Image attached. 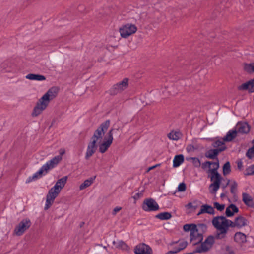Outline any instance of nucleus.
<instances>
[{
	"label": "nucleus",
	"mask_w": 254,
	"mask_h": 254,
	"mask_svg": "<svg viewBox=\"0 0 254 254\" xmlns=\"http://www.w3.org/2000/svg\"><path fill=\"white\" fill-rule=\"evenodd\" d=\"M67 180V176H64L59 179L55 186L49 190L46 196V201L44 210L48 209L52 205L55 199L58 196L61 190L64 187Z\"/></svg>",
	"instance_id": "1"
},
{
	"label": "nucleus",
	"mask_w": 254,
	"mask_h": 254,
	"mask_svg": "<svg viewBox=\"0 0 254 254\" xmlns=\"http://www.w3.org/2000/svg\"><path fill=\"white\" fill-rule=\"evenodd\" d=\"M208 178H210L212 183L209 185V190L210 193L215 194L220 187V184L223 178L219 173L207 172Z\"/></svg>",
	"instance_id": "2"
},
{
	"label": "nucleus",
	"mask_w": 254,
	"mask_h": 254,
	"mask_svg": "<svg viewBox=\"0 0 254 254\" xmlns=\"http://www.w3.org/2000/svg\"><path fill=\"white\" fill-rule=\"evenodd\" d=\"M119 129L120 128L118 127L116 128H112L109 131L104 138L103 142L99 146V151L101 153H103L107 150L113 142V133L119 131Z\"/></svg>",
	"instance_id": "3"
},
{
	"label": "nucleus",
	"mask_w": 254,
	"mask_h": 254,
	"mask_svg": "<svg viewBox=\"0 0 254 254\" xmlns=\"http://www.w3.org/2000/svg\"><path fill=\"white\" fill-rule=\"evenodd\" d=\"M110 121L107 120L101 123L98 128L95 131L93 135L91 137V141L97 142L98 139H101L102 135L104 134L110 126Z\"/></svg>",
	"instance_id": "4"
},
{
	"label": "nucleus",
	"mask_w": 254,
	"mask_h": 254,
	"mask_svg": "<svg viewBox=\"0 0 254 254\" xmlns=\"http://www.w3.org/2000/svg\"><path fill=\"white\" fill-rule=\"evenodd\" d=\"M31 225V222L29 218L23 219L15 227L14 233L16 236H21Z\"/></svg>",
	"instance_id": "5"
},
{
	"label": "nucleus",
	"mask_w": 254,
	"mask_h": 254,
	"mask_svg": "<svg viewBox=\"0 0 254 254\" xmlns=\"http://www.w3.org/2000/svg\"><path fill=\"white\" fill-rule=\"evenodd\" d=\"M142 209L146 212L156 211L159 209V206L154 199L149 198L144 200Z\"/></svg>",
	"instance_id": "6"
},
{
	"label": "nucleus",
	"mask_w": 254,
	"mask_h": 254,
	"mask_svg": "<svg viewBox=\"0 0 254 254\" xmlns=\"http://www.w3.org/2000/svg\"><path fill=\"white\" fill-rule=\"evenodd\" d=\"M137 31V27L132 24H126L120 28L119 31L123 38H126Z\"/></svg>",
	"instance_id": "7"
},
{
	"label": "nucleus",
	"mask_w": 254,
	"mask_h": 254,
	"mask_svg": "<svg viewBox=\"0 0 254 254\" xmlns=\"http://www.w3.org/2000/svg\"><path fill=\"white\" fill-rule=\"evenodd\" d=\"M59 89L57 87H52L40 99L48 105L50 100L54 99L58 94Z\"/></svg>",
	"instance_id": "8"
},
{
	"label": "nucleus",
	"mask_w": 254,
	"mask_h": 254,
	"mask_svg": "<svg viewBox=\"0 0 254 254\" xmlns=\"http://www.w3.org/2000/svg\"><path fill=\"white\" fill-rule=\"evenodd\" d=\"M48 105L43 101L39 99L37 102L36 106L34 107L31 113L32 117H37L42 113V112L46 109Z\"/></svg>",
	"instance_id": "9"
},
{
	"label": "nucleus",
	"mask_w": 254,
	"mask_h": 254,
	"mask_svg": "<svg viewBox=\"0 0 254 254\" xmlns=\"http://www.w3.org/2000/svg\"><path fill=\"white\" fill-rule=\"evenodd\" d=\"M227 149L226 146L220 147L218 148L211 149L206 151L205 153V156L210 159H217L218 155L221 152Z\"/></svg>",
	"instance_id": "10"
},
{
	"label": "nucleus",
	"mask_w": 254,
	"mask_h": 254,
	"mask_svg": "<svg viewBox=\"0 0 254 254\" xmlns=\"http://www.w3.org/2000/svg\"><path fill=\"white\" fill-rule=\"evenodd\" d=\"M135 254H152L151 248L144 243L137 245L134 249Z\"/></svg>",
	"instance_id": "11"
},
{
	"label": "nucleus",
	"mask_w": 254,
	"mask_h": 254,
	"mask_svg": "<svg viewBox=\"0 0 254 254\" xmlns=\"http://www.w3.org/2000/svg\"><path fill=\"white\" fill-rule=\"evenodd\" d=\"M61 160L62 157L60 155H58L47 162L45 164L43 165L44 167L45 168V169H46V173H47L49 170L56 167Z\"/></svg>",
	"instance_id": "12"
},
{
	"label": "nucleus",
	"mask_w": 254,
	"mask_h": 254,
	"mask_svg": "<svg viewBox=\"0 0 254 254\" xmlns=\"http://www.w3.org/2000/svg\"><path fill=\"white\" fill-rule=\"evenodd\" d=\"M236 128L237 133L247 134L249 132L251 127L247 122H238Z\"/></svg>",
	"instance_id": "13"
},
{
	"label": "nucleus",
	"mask_w": 254,
	"mask_h": 254,
	"mask_svg": "<svg viewBox=\"0 0 254 254\" xmlns=\"http://www.w3.org/2000/svg\"><path fill=\"white\" fill-rule=\"evenodd\" d=\"M190 242H194L193 243L194 246L199 244L203 240V235L201 233H199L197 229L196 230L193 231V236H191V233H190Z\"/></svg>",
	"instance_id": "14"
},
{
	"label": "nucleus",
	"mask_w": 254,
	"mask_h": 254,
	"mask_svg": "<svg viewBox=\"0 0 254 254\" xmlns=\"http://www.w3.org/2000/svg\"><path fill=\"white\" fill-rule=\"evenodd\" d=\"M238 89L240 91L248 90L250 93L254 92V78L239 86Z\"/></svg>",
	"instance_id": "15"
},
{
	"label": "nucleus",
	"mask_w": 254,
	"mask_h": 254,
	"mask_svg": "<svg viewBox=\"0 0 254 254\" xmlns=\"http://www.w3.org/2000/svg\"><path fill=\"white\" fill-rule=\"evenodd\" d=\"M97 149V145L95 141H91L88 145L87 151L85 154V159L88 160L96 152Z\"/></svg>",
	"instance_id": "16"
},
{
	"label": "nucleus",
	"mask_w": 254,
	"mask_h": 254,
	"mask_svg": "<svg viewBox=\"0 0 254 254\" xmlns=\"http://www.w3.org/2000/svg\"><path fill=\"white\" fill-rule=\"evenodd\" d=\"M45 168L43 165L41 168L35 173H34L33 176H30L28 180H27V183H29L30 182H32L33 181H35L37 180L38 178H40L42 177V175H43L44 172H45V174H46V169H45Z\"/></svg>",
	"instance_id": "17"
},
{
	"label": "nucleus",
	"mask_w": 254,
	"mask_h": 254,
	"mask_svg": "<svg viewBox=\"0 0 254 254\" xmlns=\"http://www.w3.org/2000/svg\"><path fill=\"white\" fill-rule=\"evenodd\" d=\"M201 243L207 249V252H208L212 248L215 243V237L212 235H209L204 242L202 241Z\"/></svg>",
	"instance_id": "18"
},
{
	"label": "nucleus",
	"mask_w": 254,
	"mask_h": 254,
	"mask_svg": "<svg viewBox=\"0 0 254 254\" xmlns=\"http://www.w3.org/2000/svg\"><path fill=\"white\" fill-rule=\"evenodd\" d=\"M203 213L214 214L215 213V210L211 206L208 204H204L201 206V209L198 213L197 215H199Z\"/></svg>",
	"instance_id": "19"
},
{
	"label": "nucleus",
	"mask_w": 254,
	"mask_h": 254,
	"mask_svg": "<svg viewBox=\"0 0 254 254\" xmlns=\"http://www.w3.org/2000/svg\"><path fill=\"white\" fill-rule=\"evenodd\" d=\"M229 219L222 221L221 223L214 226V227L219 231H221V233L226 234L229 228Z\"/></svg>",
	"instance_id": "20"
},
{
	"label": "nucleus",
	"mask_w": 254,
	"mask_h": 254,
	"mask_svg": "<svg viewBox=\"0 0 254 254\" xmlns=\"http://www.w3.org/2000/svg\"><path fill=\"white\" fill-rule=\"evenodd\" d=\"M235 220L236 227L239 228H241L247 225L248 221L247 219L242 216H239L235 218Z\"/></svg>",
	"instance_id": "21"
},
{
	"label": "nucleus",
	"mask_w": 254,
	"mask_h": 254,
	"mask_svg": "<svg viewBox=\"0 0 254 254\" xmlns=\"http://www.w3.org/2000/svg\"><path fill=\"white\" fill-rule=\"evenodd\" d=\"M237 134V131L236 130H230L227 132L226 136L223 138V140L225 142H230L236 137Z\"/></svg>",
	"instance_id": "22"
},
{
	"label": "nucleus",
	"mask_w": 254,
	"mask_h": 254,
	"mask_svg": "<svg viewBox=\"0 0 254 254\" xmlns=\"http://www.w3.org/2000/svg\"><path fill=\"white\" fill-rule=\"evenodd\" d=\"M234 240L239 243H244L247 242L246 235L244 233L239 232L235 233Z\"/></svg>",
	"instance_id": "23"
},
{
	"label": "nucleus",
	"mask_w": 254,
	"mask_h": 254,
	"mask_svg": "<svg viewBox=\"0 0 254 254\" xmlns=\"http://www.w3.org/2000/svg\"><path fill=\"white\" fill-rule=\"evenodd\" d=\"M26 78L30 80L43 81L46 80L45 76L40 74L30 73L26 76Z\"/></svg>",
	"instance_id": "24"
},
{
	"label": "nucleus",
	"mask_w": 254,
	"mask_h": 254,
	"mask_svg": "<svg viewBox=\"0 0 254 254\" xmlns=\"http://www.w3.org/2000/svg\"><path fill=\"white\" fill-rule=\"evenodd\" d=\"M117 85L118 88L122 92L124 90L127 89L128 86V79L127 78H125L123 79L122 81L119 82L116 84Z\"/></svg>",
	"instance_id": "25"
},
{
	"label": "nucleus",
	"mask_w": 254,
	"mask_h": 254,
	"mask_svg": "<svg viewBox=\"0 0 254 254\" xmlns=\"http://www.w3.org/2000/svg\"><path fill=\"white\" fill-rule=\"evenodd\" d=\"M117 85L118 88L122 92L124 90L127 89L128 86V79L127 78H125L123 79L122 81L119 82L116 84Z\"/></svg>",
	"instance_id": "26"
},
{
	"label": "nucleus",
	"mask_w": 254,
	"mask_h": 254,
	"mask_svg": "<svg viewBox=\"0 0 254 254\" xmlns=\"http://www.w3.org/2000/svg\"><path fill=\"white\" fill-rule=\"evenodd\" d=\"M184 161V157L182 154L177 155L173 159L174 167H179Z\"/></svg>",
	"instance_id": "27"
},
{
	"label": "nucleus",
	"mask_w": 254,
	"mask_h": 254,
	"mask_svg": "<svg viewBox=\"0 0 254 254\" xmlns=\"http://www.w3.org/2000/svg\"><path fill=\"white\" fill-rule=\"evenodd\" d=\"M242 200L244 203L248 206L252 207L253 199L248 193L244 192L242 194Z\"/></svg>",
	"instance_id": "28"
},
{
	"label": "nucleus",
	"mask_w": 254,
	"mask_h": 254,
	"mask_svg": "<svg viewBox=\"0 0 254 254\" xmlns=\"http://www.w3.org/2000/svg\"><path fill=\"white\" fill-rule=\"evenodd\" d=\"M155 217L161 220H167L172 217V215L170 212H164L157 214Z\"/></svg>",
	"instance_id": "29"
},
{
	"label": "nucleus",
	"mask_w": 254,
	"mask_h": 254,
	"mask_svg": "<svg viewBox=\"0 0 254 254\" xmlns=\"http://www.w3.org/2000/svg\"><path fill=\"white\" fill-rule=\"evenodd\" d=\"M95 178L96 176H95L85 180L84 182L80 185V190H82L89 187L93 183Z\"/></svg>",
	"instance_id": "30"
},
{
	"label": "nucleus",
	"mask_w": 254,
	"mask_h": 254,
	"mask_svg": "<svg viewBox=\"0 0 254 254\" xmlns=\"http://www.w3.org/2000/svg\"><path fill=\"white\" fill-rule=\"evenodd\" d=\"M197 225L195 224H186L183 226V230L185 232L190 231L191 235L193 236V231L196 230Z\"/></svg>",
	"instance_id": "31"
},
{
	"label": "nucleus",
	"mask_w": 254,
	"mask_h": 254,
	"mask_svg": "<svg viewBox=\"0 0 254 254\" xmlns=\"http://www.w3.org/2000/svg\"><path fill=\"white\" fill-rule=\"evenodd\" d=\"M243 69L245 71L248 73L251 74L254 73V62L251 63H244L243 64Z\"/></svg>",
	"instance_id": "32"
},
{
	"label": "nucleus",
	"mask_w": 254,
	"mask_h": 254,
	"mask_svg": "<svg viewBox=\"0 0 254 254\" xmlns=\"http://www.w3.org/2000/svg\"><path fill=\"white\" fill-rule=\"evenodd\" d=\"M200 244V245L196 247L192 252L187 253L186 254H195L196 253H202L207 252V249L205 247L203 246L201 243Z\"/></svg>",
	"instance_id": "33"
},
{
	"label": "nucleus",
	"mask_w": 254,
	"mask_h": 254,
	"mask_svg": "<svg viewBox=\"0 0 254 254\" xmlns=\"http://www.w3.org/2000/svg\"><path fill=\"white\" fill-rule=\"evenodd\" d=\"M212 165H213V168L208 169L207 172H212V173H219L218 171V169L220 167L219 161L218 158H217L215 162H211Z\"/></svg>",
	"instance_id": "34"
},
{
	"label": "nucleus",
	"mask_w": 254,
	"mask_h": 254,
	"mask_svg": "<svg viewBox=\"0 0 254 254\" xmlns=\"http://www.w3.org/2000/svg\"><path fill=\"white\" fill-rule=\"evenodd\" d=\"M231 165L229 161H227L223 166V174L224 176H226L231 173Z\"/></svg>",
	"instance_id": "35"
},
{
	"label": "nucleus",
	"mask_w": 254,
	"mask_h": 254,
	"mask_svg": "<svg viewBox=\"0 0 254 254\" xmlns=\"http://www.w3.org/2000/svg\"><path fill=\"white\" fill-rule=\"evenodd\" d=\"M219 219L221 220L222 221H224L225 220H227L226 217L223 216H218L215 217L212 221V225L214 227L220 224L219 221Z\"/></svg>",
	"instance_id": "36"
},
{
	"label": "nucleus",
	"mask_w": 254,
	"mask_h": 254,
	"mask_svg": "<svg viewBox=\"0 0 254 254\" xmlns=\"http://www.w3.org/2000/svg\"><path fill=\"white\" fill-rule=\"evenodd\" d=\"M197 225V229L199 233H201L202 235L207 231V225L205 224L201 223L198 224Z\"/></svg>",
	"instance_id": "37"
},
{
	"label": "nucleus",
	"mask_w": 254,
	"mask_h": 254,
	"mask_svg": "<svg viewBox=\"0 0 254 254\" xmlns=\"http://www.w3.org/2000/svg\"><path fill=\"white\" fill-rule=\"evenodd\" d=\"M109 94L112 96H115L117 95L118 93H121V91L118 88L117 85L114 84L109 90Z\"/></svg>",
	"instance_id": "38"
},
{
	"label": "nucleus",
	"mask_w": 254,
	"mask_h": 254,
	"mask_svg": "<svg viewBox=\"0 0 254 254\" xmlns=\"http://www.w3.org/2000/svg\"><path fill=\"white\" fill-rule=\"evenodd\" d=\"M178 242L179 243V246L178 247L179 251H182V250H184V249H185L187 247V246L188 245V243L186 241H183L181 242H180V241H178L175 242L173 243L176 244Z\"/></svg>",
	"instance_id": "39"
},
{
	"label": "nucleus",
	"mask_w": 254,
	"mask_h": 254,
	"mask_svg": "<svg viewBox=\"0 0 254 254\" xmlns=\"http://www.w3.org/2000/svg\"><path fill=\"white\" fill-rule=\"evenodd\" d=\"M253 174H254V164L247 168L245 173V175L246 176L252 175Z\"/></svg>",
	"instance_id": "40"
},
{
	"label": "nucleus",
	"mask_w": 254,
	"mask_h": 254,
	"mask_svg": "<svg viewBox=\"0 0 254 254\" xmlns=\"http://www.w3.org/2000/svg\"><path fill=\"white\" fill-rule=\"evenodd\" d=\"M213 205L215 208H216L217 210L220 211H223L225 208V204H220L217 202H214Z\"/></svg>",
	"instance_id": "41"
},
{
	"label": "nucleus",
	"mask_w": 254,
	"mask_h": 254,
	"mask_svg": "<svg viewBox=\"0 0 254 254\" xmlns=\"http://www.w3.org/2000/svg\"><path fill=\"white\" fill-rule=\"evenodd\" d=\"M246 156L250 159H251L254 156V145L248 150Z\"/></svg>",
	"instance_id": "42"
},
{
	"label": "nucleus",
	"mask_w": 254,
	"mask_h": 254,
	"mask_svg": "<svg viewBox=\"0 0 254 254\" xmlns=\"http://www.w3.org/2000/svg\"><path fill=\"white\" fill-rule=\"evenodd\" d=\"M190 159L192 160V163L195 167H199L201 166L200 160L197 157H191Z\"/></svg>",
	"instance_id": "43"
},
{
	"label": "nucleus",
	"mask_w": 254,
	"mask_h": 254,
	"mask_svg": "<svg viewBox=\"0 0 254 254\" xmlns=\"http://www.w3.org/2000/svg\"><path fill=\"white\" fill-rule=\"evenodd\" d=\"M198 149L197 146H194L192 144H189L186 147V150L188 152H194Z\"/></svg>",
	"instance_id": "44"
},
{
	"label": "nucleus",
	"mask_w": 254,
	"mask_h": 254,
	"mask_svg": "<svg viewBox=\"0 0 254 254\" xmlns=\"http://www.w3.org/2000/svg\"><path fill=\"white\" fill-rule=\"evenodd\" d=\"M225 141H224L223 140V141H220L219 140H216L212 144V145L214 147V148H217V147H219V146H225V143H224Z\"/></svg>",
	"instance_id": "45"
},
{
	"label": "nucleus",
	"mask_w": 254,
	"mask_h": 254,
	"mask_svg": "<svg viewBox=\"0 0 254 254\" xmlns=\"http://www.w3.org/2000/svg\"><path fill=\"white\" fill-rule=\"evenodd\" d=\"M168 137L170 139H172L173 140H177L179 139V137L178 136V132H170L168 135Z\"/></svg>",
	"instance_id": "46"
},
{
	"label": "nucleus",
	"mask_w": 254,
	"mask_h": 254,
	"mask_svg": "<svg viewBox=\"0 0 254 254\" xmlns=\"http://www.w3.org/2000/svg\"><path fill=\"white\" fill-rule=\"evenodd\" d=\"M237 183L236 182L234 181L231 186L230 192L232 194L235 195L237 188Z\"/></svg>",
	"instance_id": "47"
},
{
	"label": "nucleus",
	"mask_w": 254,
	"mask_h": 254,
	"mask_svg": "<svg viewBox=\"0 0 254 254\" xmlns=\"http://www.w3.org/2000/svg\"><path fill=\"white\" fill-rule=\"evenodd\" d=\"M211 165H212L211 161H206L202 163L201 164V168L203 170L206 169L207 168L211 169Z\"/></svg>",
	"instance_id": "48"
},
{
	"label": "nucleus",
	"mask_w": 254,
	"mask_h": 254,
	"mask_svg": "<svg viewBox=\"0 0 254 254\" xmlns=\"http://www.w3.org/2000/svg\"><path fill=\"white\" fill-rule=\"evenodd\" d=\"M117 247L124 250H126L128 249V246L122 241H120L119 242Z\"/></svg>",
	"instance_id": "49"
},
{
	"label": "nucleus",
	"mask_w": 254,
	"mask_h": 254,
	"mask_svg": "<svg viewBox=\"0 0 254 254\" xmlns=\"http://www.w3.org/2000/svg\"><path fill=\"white\" fill-rule=\"evenodd\" d=\"M178 191L180 192H183L185 191L186 190V185L185 183L182 182L179 184L178 187Z\"/></svg>",
	"instance_id": "50"
},
{
	"label": "nucleus",
	"mask_w": 254,
	"mask_h": 254,
	"mask_svg": "<svg viewBox=\"0 0 254 254\" xmlns=\"http://www.w3.org/2000/svg\"><path fill=\"white\" fill-rule=\"evenodd\" d=\"M196 203V201H194L193 203L189 202L186 205V207L187 209H196L197 208V205H194L193 204H195Z\"/></svg>",
	"instance_id": "51"
},
{
	"label": "nucleus",
	"mask_w": 254,
	"mask_h": 254,
	"mask_svg": "<svg viewBox=\"0 0 254 254\" xmlns=\"http://www.w3.org/2000/svg\"><path fill=\"white\" fill-rule=\"evenodd\" d=\"M231 208L230 207V205L226 208L225 214L227 217H230L234 215V212L231 210Z\"/></svg>",
	"instance_id": "52"
},
{
	"label": "nucleus",
	"mask_w": 254,
	"mask_h": 254,
	"mask_svg": "<svg viewBox=\"0 0 254 254\" xmlns=\"http://www.w3.org/2000/svg\"><path fill=\"white\" fill-rule=\"evenodd\" d=\"M230 207L231 208L233 212L234 213H237L239 212V208L234 204H231L230 205Z\"/></svg>",
	"instance_id": "53"
},
{
	"label": "nucleus",
	"mask_w": 254,
	"mask_h": 254,
	"mask_svg": "<svg viewBox=\"0 0 254 254\" xmlns=\"http://www.w3.org/2000/svg\"><path fill=\"white\" fill-rule=\"evenodd\" d=\"M219 233H217L215 236H214L215 239H219L224 238L225 237V234L224 233H221V231H220Z\"/></svg>",
	"instance_id": "54"
},
{
	"label": "nucleus",
	"mask_w": 254,
	"mask_h": 254,
	"mask_svg": "<svg viewBox=\"0 0 254 254\" xmlns=\"http://www.w3.org/2000/svg\"><path fill=\"white\" fill-rule=\"evenodd\" d=\"M121 209H122V207H119V206L116 207L113 210V211L112 212V215L113 216H115L117 214V213L118 212H119Z\"/></svg>",
	"instance_id": "55"
},
{
	"label": "nucleus",
	"mask_w": 254,
	"mask_h": 254,
	"mask_svg": "<svg viewBox=\"0 0 254 254\" xmlns=\"http://www.w3.org/2000/svg\"><path fill=\"white\" fill-rule=\"evenodd\" d=\"M7 66H8V62H4L2 63L0 65L1 68H2V69L0 68V70L1 71H2L3 70L6 69Z\"/></svg>",
	"instance_id": "56"
},
{
	"label": "nucleus",
	"mask_w": 254,
	"mask_h": 254,
	"mask_svg": "<svg viewBox=\"0 0 254 254\" xmlns=\"http://www.w3.org/2000/svg\"><path fill=\"white\" fill-rule=\"evenodd\" d=\"M142 192H138L135 194V195L133 196V198L134 200H137L139 198H140L142 196Z\"/></svg>",
	"instance_id": "57"
},
{
	"label": "nucleus",
	"mask_w": 254,
	"mask_h": 254,
	"mask_svg": "<svg viewBox=\"0 0 254 254\" xmlns=\"http://www.w3.org/2000/svg\"><path fill=\"white\" fill-rule=\"evenodd\" d=\"M226 250L229 254H235L234 251L230 247L227 246Z\"/></svg>",
	"instance_id": "58"
},
{
	"label": "nucleus",
	"mask_w": 254,
	"mask_h": 254,
	"mask_svg": "<svg viewBox=\"0 0 254 254\" xmlns=\"http://www.w3.org/2000/svg\"><path fill=\"white\" fill-rule=\"evenodd\" d=\"M229 223H228V224H229V227H236L235 220L234 221V222H233V221H232L231 220H229Z\"/></svg>",
	"instance_id": "59"
},
{
	"label": "nucleus",
	"mask_w": 254,
	"mask_h": 254,
	"mask_svg": "<svg viewBox=\"0 0 254 254\" xmlns=\"http://www.w3.org/2000/svg\"><path fill=\"white\" fill-rule=\"evenodd\" d=\"M237 166L239 169L241 170L243 167V163L240 160L237 162Z\"/></svg>",
	"instance_id": "60"
},
{
	"label": "nucleus",
	"mask_w": 254,
	"mask_h": 254,
	"mask_svg": "<svg viewBox=\"0 0 254 254\" xmlns=\"http://www.w3.org/2000/svg\"><path fill=\"white\" fill-rule=\"evenodd\" d=\"M172 250L174 251H176V252H174L175 254H177L178 252L181 251H179L178 250V247H174Z\"/></svg>",
	"instance_id": "61"
},
{
	"label": "nucleus",
	"mask_w": 254,
	"mask_h": 254,
	"mask_svg": "<svg viewBox=\"0 0 254 254\" xmlns=\"http://www.w3.org/2000/svg\"><path fill=\"white\" fill-rule=\"evenodd\" d=\"M229 182H230V180H228L227 181V182L226 184V185H224L222 186V188L223 189H225V188L227 187V186L228 185V184H229Z\"/></svg>",
	"instance_id": "62"
},
{
	"label": "nucleus",
	"mask_w": 254,
	"mask_h": 254,
	"mask_svg": "<svg viewBox=\"0 0 254 254\" xmlns=\"http://www.w3.org/2000/svg\"><path fill=\"white\" fill-rule=\"evenodd\" d=\"M175 251H174L173 250H170V251H169L166 254H175L174 252Z\"/></svg>",
	"instance_id": "63"
},
{
	"label": "nucleus",
	"mask_w": 254,
	"mask_h": 254,
	"mask_svg": "<svg viewBox=\"0 0 254 254\" xmlns=\"http://www.w3.org/2000/svg\"><path fill=\"white\" fill-rule=\"evenodd\" d=\"M226 194L225 193H222L221 194V195H220V197H221V198H224V197L226 196Z\"/></svg>",
	"instance_id": "64"
}]
</instances>
